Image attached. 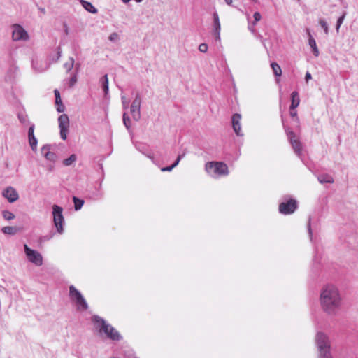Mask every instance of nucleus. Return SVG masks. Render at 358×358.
<instances>
[{"label":"nucleus","mask_w":358,"mask_h":358,"mask_svg":"<svg viewBox=\"0 0 358 358\" xmlns=\"http://www.w3.org/2000/svg\"><path fill=\"white\" fill-rule=\"evenodd\" d=\"M320 303L325 313L336 315L342 303L338 289L333 285H327L323 288L320 294Z\"/></svg>","instance_id":"nucleus-1"},{"label":"nucleus","mask_w":358,"mask_h":358,"mask_svg":"<svg viewBox=\"0 0 358 358\" xmlns=\"http://www.w3.org/2000/svg\"><path fill=\"white\" fill-rule=\"evenodd\" d=\"M315 342L319 351V358H333L330 352V342L326 334L318 332Z\"/></svg>","instance_id":"nucleus-2"},{"label":"nucleus","mask_w":358,"mask_h":358,"mask_svg":"<svg viewBox=\"0 0 358 358\" xmlns=\"http://www.w3.org/2000/svg\"><path fill=\"white\" fill-rule=\"evenodd\" d=\"M93 321L95 323H100L101 324L99 331L103 332L109 339L117 341L122 339L120 334L113 327L108 324L103 318L98 315H94L93 317Z\"/></svg>","instance_id":"nucleus-3"},{"label":"nucleus","mask_w":358,"mask_h":358,"mask_svg":"<svg viewBox=\"0 0 358 358\" xmlns=\"http://www.w3.org/2000/svg\"><path fill=\"white\" fill-rule=\"evenodd\" d=\"M206 171L208 173L217 176H227L229 173L228 166L223 162H211L206 164Z\"/></svg>","instance_id":"nucleus-4"},{"label":"nucleus","mask_w":358,"mask_h":358,"mask_svg":"<svg viewBox=\"0 0 358 358\" xmlns=\"http://www.w3.org/2000/svg\"><path fill=\"white\" fill-rule=\"evenodd\" d=\"M289 196L284 197L285 201L279 204V212L282 215H290L298 208V202L292 198L287 199Z\"/></svg>","instance_id":"nucleus-5"},{"label":"nucleus","mask_w":358,"mask_h":358,"mask_svg":"<svg viewBox=\"0 0 358 358\" xmlns=\"http://www.w3.org/2000/svg\"><path fill=\"white\" fill-rule=\"evenodd\" d=\"M62 212L63 208L62 207L56 204L52 206L53 222L56 227L57 232L59 234H62L64 232L63 224L64 222V218Z\"/></svg>","instance_id":"nucleus-6"},{"label":"nucleus","mask_w":358,"mask_h":358,"mask_svg":"<svg viewBox=\"0 0 358 358\" xmlns=\"http://www.w3.org/2000/svg\"><path fill=\"white\" fill-rule=\"evenodd\" d=\"M286 134L294 153L301 159L303 157L302 143L295 133L289 129H286Z\"/></svg>","instance_id":"nucleus-7"},{"label":"nucleus","mask_w":358,"mask_h":358,"mask_svg":"<svg viewBox=\"0 0 358 358\" xmlns=\"http://www.w3.org/2000/svg\"><path fill=\"white\" fill-rule=\"evenodd\" d=\"M24 252L30 262L37 266L43 264V257L38 251L31 249L27 244L24 245Z\"/></svg>","instance_id":"nucleus-8"},{"label":"nucleus","mask_w":358,"mask_h":358,"mask_svg":"<svg viewBox=\"0 0 358 358\" xmlns=\"http://www.w3.org/2000/svg\"><path fill=\"white\" fill-rule=\"evenodd\" d=\"M141 97L140 94L137 93L130 106V113L135 121H138L141 119Z\"/></svg>","instance_id":"nucleus-9"},{"label":"nucleus","mask_w":358,"mask_h":358,"mask_svg":"<svg viewBox=\"0 0 358 358\" xmlns=\"http://www.w3.org/2000/svg\"><path fill=\"white\" fill-rule=\"evenodd\" d=\"M59 127L60 129V137L62 140H66L69 128V119L66 114L61 115L58 118Z\"/></svg>","instance_id":"nucleus-10"},{"label":"nucleus","mask_w":358,"mask_h":358,"mask_svg":"<svg viewBox=\"0 0 358 358\" xmlns=\"http://www.w3.org/2000/svg\"><path fill=\"white\" fill-rule=\"evenodd\" d=\"M13 28L12 38L13 41H27L29 38L27 32L22 26L15 24L13 26Z\"/></svg>","instance_id":"nucleus-11"},{"label":"nucleus","mask_w":358,"mask_h":358,"mask_svg":"<svg viewBox=\"0 0 358 358\" xmlns=\"http://www.w3.org/2000/svg\"><path fill=\"white\" fill-rule=\"evenodd\" d=\"M34 129L35 125L34 124H30L29 130H28V140L29 145L33 151H36L37 150V143L38 141L34 136Z\"/></svg>","instance_id":"nucleus-12"},{"label":"nucleus","mask_w":358,"mask_h":358,"mask_svg":"<svg viewBox=\"0 0 358 358\" xmlns=\"http://www.w3.org/2000/svg\"><path fill=\"white\" fill-rule=\"evenodd\" d=\"M50 149L51 145L45 144L41 148V153L47 160L55 162L57 159V155L55 152H51Z\"/></svg>","instance_id":"nucleus-13"},{"label":"nucleus","mask_w":358,"mask_h":358,"mask_svg":"<svg viewBox=\"0 0 358 358\" xmlns=\"http://www.w3.org/2000/svg\"><path fill=\"white\" fill-rule=\"evenodd\" d=\"M241 115L238 113H235L233 115L231 120L233 129L236 134L238 136H242L243 135L241 132Z\"/></svg>","instance_id":"nucleus-14"},{"label":"nucleus","mask_w":358,"mask_h":358,"mask_svg":"<svg viewBox=\"0 0 358 358\" xmlns=\"http://www.w3.org/2000/svg\"><path fill=\"white\" fill-rule=\"evenodd\" d=\"M3 195L10 203H13L19 198L17 191L12 187H7L3 192Z\"/></svg>","instance_id":"nucleus-15"},{"label":"nucleus","mask_w":358,"mask_h":358,"mask_svg":"<svg viewBox=\"0 0 358 358\" xmlns=\"http://www.w3.org/2000/svg\"><path fill=\"white\" fill-rule=\"evenodd\" d=\"M213 34L217 41H220V29L221 25L220 22L219 15L217 12H214L213 15Z\"/></svg>","instance_id":"nucleus-16"},{"label":"nucleus","mask_w":358,"mask_h":358,"mask_svg":"<svg viewBox=\"0 0 358 358\" xmlns=\"http://www.w3.org/2000/svg\"><path fill=\"white\" fill-rule=\"evenodd\" d=\"M136 149L141 152L142 154L145 155L147 157L150 159L153 163H155V157L154 154L151 150H150L149 147L143 143H140L136 145Z\"/></svg>","instance_id":"nucleus-17"},{"label":"nucleus","mask_w":358,"mask_h":358,"mask_svg":"<svg viewBox=\"0 0 358 358\" xmlns=\"http://www.w3.org/2000/svg\"><path fill=\"white\" fill-rule=\"evenodd\" d=\"M306 32L308 36V44L312 49L313 54L315 57H318L320 55L319 50L317 48L316 41L313 36L311 35L310 31L308 29H306Z\"/></svg>","instance_id":"nucleus-18"},{"label":"nucleus","mask_w":358,"mask_h":358,"mask_svg":"<svg viewBox=\"0 0 358 358\" xmlns=\"http://www.w3.org/2000/svg\"><path fill=\"white\" fill-rule=\"evenodd\" d=\"M300 103V99L299 93L296 91H294L291 94V105L289 109H295L297 108Z\"/></svg>","instance_id":"nucleus-19"},{"label":"nucleus","mask_w":358,"mask_h":358,"mask_svg":"<svg viewBox=\"0 0 358 358\" xmlns=\"http://www.w3.org/2000/svg\"><path fill=\"white\" fill-rule=\"evenodd\" d=\"M81 296V293L73 285L69 287V296L71 300L76 301Z\"/></svg>","instance_id":"nucleus-20"},{"label":"nucleus","mask_w":358,"mask_h":358,"mask_svg":"<svg viewBox=\"0 0 358 358\" xmlns=\"http://www.w3.org/2000/svg\"><path fill=\"white\" fill-rule=\"evenodd\" d=\"M81 3L83 8L91 13L95 14L98 12L97 9L90 2L82 0Z\"/></svg>","instance_id":"nucleus-21"},{"label":"nucleus","mask_w":358,"mask_h":358,"mask_svg":"<svg viewBox=\"0 0 358 358\" xmlns=\"http://www.w3.org/2000/svg\"><path fill=\"white\" fill-rule=\"evenodd\" d=\"M100 82L101 83L102 88L104 92V94L106 96L108 94L109 87H108V75H104L100 80Z\"/></svg>","instance_id":"nucleus-22"},{"label":"nucleus","mask_w":358,"mask_h":358,"mask_svg":"<svg viewBox=\"0 0 358 358\" xmlns=\"http://www.w3.org/2000/svg\"><path fill=\"white\" fill-rule=\"evenodd\" d=\"M75 301H76V303L78 309H82L83 310H85L88 308V305H87L85 298L83 296L78 298L77 300Z\"/></svg>","instance_id":"nucleus-23"},{"label":"nucleus","mask_w":358,"mask_h":358,"mask_svg":"<svg viewBox=\"0 0 358 358\" xmlns=\"http://www.w3.org/2000/svg\"><path fill=\"white\" fill-rule=\"evenodd\" d=\"M319 182L322 184L323 183H333L334 179L333 178L328 174H322L318 176L317 178Z\"/></svg>","instance_id":"nucleus-24"},{"label":"nucleus","mask_w":358,"mask_h":358,"mask_svg":"<svg viewBox=\"0 0 358 358\" xmlns=\"http://www.w3.org/2000/svg\"><path fill=\"white\" fill-rule=\"evenodd\" d=\"M1 231L5 234L15 235L18 230L15 227L6 226L3 227Z\"/></svg>","instance_id":"nucleus-25"},{"label":"nucleus","mask_w":358,"mask_h":358,"mask_svg":"<svg viewBox=\"0 0 358 358\" xmlns=\"http://www.w3.org/2000/svg\"><path fill=\"white\" fill-rule=\"evenodd\" d=\"M273 74L276 77H280L282 75V69L280 66L276 62H272L271 64Z\"/></svg>","instance_id":"nucleus-26"},{"label":"nucleus","mask_w":358,"mask_h":358,"mask_svg":"<svg viewBox=\"0 0 358 358\" xmlns=\"http://www.w3.org/2000/svg\"><path fill=\"white\" fill-rule=\"evenodd\" d=\"M73 201L74 203V208L76 210H78L81 209L82 206L84 204V201L83 199H80L76 196L73 197Z\"/></svg>","instance_id":"nucleus-27"},{"label":"nucleus","mask_w":358,"mask_h":358,"mask_svg":"<svg viewBox=\"0 0 358 358\" xmlns=\"http://www.w3.org/2000/svg\"><path fill=\"white\" fill-rule=\"evenodd\" d=\"M77 159V157L75 154H72L70 155L69 157H68L67 159H65L64 161H63V164L64 165L68 166H70L71 165L73 162H75Z\"/></svg>","instance_id":"nucleus-28"},{"label":"nucleus","mask_w":358,"mask_h":358,"mask_svg":"<svg viewBox=\"0 0 358 358\" xmlns=\"http://www.w3.org/2000/svg\"><path fill=\"white\" fill-rule=\"evenodd\" d=\"M74 66V59L73 57H69V60L64 63V67L67 72H69Z\"/></svg>","instance_id":"nucleus-29"},{"label":"nucleus","mask_w":358,"mask_h":358,"mask_svg":"<svg viewBox=\"0 0 358 358\" xmlns=\"http://www.w3.org/2000/svg\"><path fill=\"white\" fill-rule=\"evenodd\" d=\"M2 216L6 220L8 221L12 220L15 218V215L12 212L7 210L2 211Z\"/></svg>","instance_id":"nucleus-30"},{"label":"nucleus","mask_w":358,"mask_h":358,"mask_svg":"<svg viewBox=\"0 0 358 358\" xmlns=\"http://www.w3.org/2000/svg\"><path fill=\"white\" fill-rule=\"evenodd\" d=\"M123 124L127 129L131 127V120L127 113H124L122 116Z\"/></svg>","instance_id":"nucleus-31"},{"label":"nucleus","mask_w":358,"mask_h":358,"mask_svg":"<svg viewBox=\"0 0 358 358\" xmlns=\"http://www.w3.org/2000/svg\"><path fill=\"white\" fill-rule=\"evenodd\" d=\"M346 14H347L346 11H344L342 15L338 19L337 22H336V29L337 32H338L340 27L342 24V23L343 22V20L346 16Z\"/></svg>","instance_id":"nucleus-32"},{"label":"nucleus","mask_w":358,"mask_h":358,"mask_svg":"<svg viewBox=\"0 0 358 358\" xmlns=\"http://www.w3.org/2000/svg\"><path fill=\"white\" fill-rule=\"evenodd\" d=\"M17 117L19 119V121L22 124H26L27 123H29V120H28V116L26 114L18 113L17 114Z\"/></svg>","instance_id":"nucleus-33"},{"label":"nucleus","mask_w":358,"mask_h":358,"mask_svg":"<svg viewBox=\"0 0 358 358\" xmlns=\"http://www.w3.org/2000/svg\"><path fill=\"white\" fill-rule=\"evenodd\" d=\"M54 235H55V232L50 231L48 234L41 236L40 238L39 241L41 243L48 241L50 240L51 238H52Z\"/></svg>","instance_id":"nucleus-34"},{"label":"nucleus","mask_w":358,"mask_h":358,"mask_svg":"<svg viewBox=\"0 0 358 358\" xmlns=\"http://www.w3.org/2000/svg\"><path fill=\"white\" fill-rule=\"evenodd\" d=\"M289 114L292 117L294 118L296 127H299V119L297 117V112L295 110V109H290Z\"/></svg>","instance_id":"nucleus-35"},{"label":"nucleus","mask_w":358,"mask_h":358,"mask_svg":"<svg viewBox=\"0 0 358 358\" xmlns=\"http://www.w3.org/2000/svg\"><path fill=\"white\" fill-rule=\"evenodd\" d=\"M320 26L324 29V31L326 34H328L329 33V27L327 23L324 20H320L319 22Z\"/></svg>","instance_id":"nucleus-36"},{"label":"nucleus","mask_w":358,"mask_h":358,"mask_svg":"<svg viewBox=\"0 0 358 358\" xmlns=\"http://www.w3.org/2000/svg\"><path fill=\"white\" fill-rule=\"evenodd\" d=\"M253 17H254V22H252V26L254 27L257 24V22H258L261 20L262 15H261L260 13L255 12L253 15Z\"/></svg>","instance_id":"nucleus-37"},{"label":"nucleus","mask_w":358,"mask_h":358,"mask_svg":"<svg viewBox=\"0 0 358 358\" xmlns=\"http://www.w3.org/2000/svg\"><path fill=\"white\" fill-rule=\"evenodd\" d=\"M307 229H308V231L309 234L310 239V241H312L313 232H312V229H311V218H310V217H309L308 220Z\"/></svg>","instance_id":"nucleus-38"},{"label":"nucleus","mask_w":358,"mask_h":358,"mask_svg":"<svg viewBox=\"0 0 358 358\" xmlns=\"http://www.w3.org/2000/svg\"><path fill=\"white\" fill-rule=\"evenodd\" d=\"M54 93L55 96V104L61 103L62 99L60 97L59 92L57 90H55Z\"/></svg>","instance_id":"nucleus-39"},{"label":"nucleus","mask_w":358,"mask_h":358,"mask_svg":"<svg viewBox=\"0 0 358 358\" xmlns=\"http://www.w3.org/2000/svg\"><path fill=\"white\" fill-rule=\"evenodd\" d=\"M208 46L206 43H201L199 46V50L201 52H206L208 51Z\"/></svg>","instance_id":"nucleus-40"},{"label":"nucleus","mask_w":358,"mask_h":358,"mask_svg":"<svg viewBox=\"0 0 358 358\" xmlns=\"http://www.w3.org/2000/svg\"><path fill=\"white\" fill-rule=\"evenodd\" d=\"M77 82V75L75 73L69 80V87H73Z\"/></svg>","instance_id":"nucleus-41"},{"label":"nucleus","mask_w":358,"mask_h":358,"mask_svg":"<svg viewBox=\"0 0 358 358\" xmlns=\"http://www.w3.org/2000/svg\"><path fill=\"white\" fill-rule=\"evenodd\" d=\"M119 38V36L118 34L116 33V32H113L112 33L109 37H108V39L110 41H115L118 39Z\"/></svg>","instance_id":"nucleus-42"},{"label":"nucleus","mask_w":358,"mask_h":358,"mask_svg":"<svg viewBox=\"0 0 358 358\" xmlns=\"http://www.w3.org/2000/svg\"><path fill=\"white\" fill-rule=\"evenodd\" d=\"M122 107H123V108L124 110L128 109V108H129V102L125 99V97H124V96L122 97Z\"/></svg>","instance_id":"nucleus-43"},{"label":"nucleus","mask_w":358,"mask_h":358,"mask_svg":"<svg viewBox=\"0 0 358 358\" xmlns=\"http://www.w3.org/2000/svg\"><path fill=\"white\" fill-rule=\"evenodd\" d=\"M185 156V154H181V155H179L176 159V160L175 161V162L172 164L173 166V167H176L180 162V161Z\"/></svg>","instance_id":"nucleus-44"},{"label":"nucleus","mask_w":358,"mask_h":358,"mask_svg":"<svg viewBox=\"0 0 358 358\" xmlns=\"http://www.w3.org/2000/svg\"><path fill=\"white\" fill-rule=\"evenodd\" d=\"M56 105H57V112L62 113V112L64 111L65 107H64V104L62 103V102H61V103L56 104Z\"/></svg>","instance_id":"nucleus-45"},{"label":"nucleus","mask_w":358,"mask_h":358,"mask_svg":"<svg viewBox=\"0 0 358 358\" xmlns=\"http://www.w3.org/2000/svg\"><path fill=\"white\" fill-rule=\"evenodd\" d=\"M173 165H171V166H165V167H162L161 169V171H171L173 169Z\"/></svg>","instance_id":"nucleus-46"},{"label":"nucleus","mask_w":358,"mask_h":358,"mask_svg":"<svg viewBox=\"0 0 358 358\" xmlns=\"http://www.w3.org/2000/svg\"><path fill=\"white\" fill-rule=\"evenodd\" d=\"M312 79V76L310 74V73H309L308 71L306 72V76H305V80L306 83L308 82L309 80Z\"/></svg>","instance_id":"nucleus-47"},{"label":"nucleus","mask_w":358,"mask_h":358,"mask_svg":"<svg viewBox=\"0 0 358 358\" xmlns=\"http://www.w3.org/2000/svg\"><path fill=\"white\" fill-rule=\"evenodd\" d=\"M225 1V3L228 5H231L232 2H233V0H224Z\"/></svg>","instance_id":"nucleus-48"},{"label":"nucleus","mask_w":358,"mask_h":358,"mask_svg":"<svg viewBox=\"0 0 358 358\" xmlns=\"http://www.w3.org/2000/svg\"><path fill=\"white\" fill-rule=\"evenodd\" d=\"M248 29L252 32L254 33L255 31V29L254 28H252L250 24L248 26Z\"/></svg>","instance_id":"nucleus-49"},{"label":"nucleus","mask_w":358,"mask_h":358,"mask_svg":"<svg viewBox=\"0 0 358 358\" xmlns=\"http://www.w3.org/2000/svg\"><path fill=\"white\" fill-rule=\"evenodd\" d=\"M39 10H40L42 13H43V14L45 13V8H39Z\"/></svg>","instance_id":"nucleus-50"},{"label":"nucleus","mask_w":358,"mask_h":358,"mask_svg":"<svg viewBox=\"0 0 358 358\" xmlns=\"http://www.w3.org/2000/svg\"><path fill=\"white\" fill-rule=\"evenodd\" d=\"M79 68H80V64H76V71H78Z\"/></svg>","instance_id":"nucleus-51"},{"label":"nucleus","mask_w":358,"mask_h":358,"mask_svg":"<svg viewBox=\"0 0 358 358\" xmlns=\"http://www.w3.org/2000/svg\"><path fill=\"white\" fill-rule=\"evenodd\" d=\"M57 54H58V57H57V59H59V58L61 57V52H60V50H59V51H58V53H57Z\"/></svg>","instance_id":"nucleus-52"},{"label":"nucleus","mask_w":358,"mask_h":358,"mask_svg":"<svg viewBox=\"0 0 358 358\" xmlns=\"http://www.w3.org/2000/svg\"><path fill=\"white\" fill-rule=\"evenodd\" d=\"M124 3H128L131 0H122Z\"/></svg>","instance_id":"nucleus-53"},{"label":"nucleus","mask_w":358,"mask_h":358,"mask_svg":"<svg viewBox=\"0 0 358 358\" xmlns=\"http://www.w3.org/2000/svg\"><path fill=\"white\" fill-rule=\"evenodd\" d=\"M282 126H284V128H285V130H286V129H289V130H291L289 128L286 127L285 126V124H282Z\"/></svg>","instance_id":"nucleus-54"},{"label":"nucleus","mask_w":358,"mask_h":358,"mask_svg":"<svg viewBox=\"0 0 358 358\" xmlns=\"http://www.w3.org/2000/svg\"><path fill=\"white\" fill-rule=\"evenodd\" d=\"M135 1L137 2V3H141V2L143 1V0H135Z\"/></svg>","instance_id":"nucleus-55"},{"label":"nucleus","mask_w":358,"mask_h":358,"mask_svg":"<svg viewBox=\"0 0 358 358\" xmlns=\"http://www.w3.org/2000/svg\"><path fill=\"white\" fill-rule=\"evenodd\" d=\"M251 1L253 2H255V3L257 1V0H251Z\"/></svg>","instance_id":"nucleus-56"},{"label":"nucleus","mask_w":358,"mask_h":358,"mask_svg":"<svg viewBox=\"0 0 358 358\" xmlns=\"http://www.w3.org/2000/svg\"><path fill=\"white\" fill-rule=\"evenodd\" d=\"M110 358H115V357H110Z\"/></svg>","instance_id":"nucleus-57"}]
</instances>
